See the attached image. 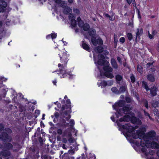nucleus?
<instances>
[{"instance_id":"8fccbe9b","label":"nucleus","mask_w":159,"mask_h":159,"mask_svg":"<svg viewBox=\"0 0 159 159\" xmlns=\"http://www.w3.org/2000/svg\"><path fill=\"white\" fill-rule=\"evenodd\" d=\"M154 114L157 116H159V110L157 109H155V111H154Z\"/></svg>"},{"instance_id":"c9c22d12","label":"nucleus","mask_w":159,"mask_h":159,"mask_svg":"<svg viewBox=\"0 0 159 159\" xmlns=\"http://www.w3.org/2000/svg\"><path fill=\"white\" fill-rule=\"evenodd\" d=\"M142 86L147 91L149 90V88L146 82L143 81L142 84Z\"/></svg>"},{"instance_id":"f3484780","label":"nucleus","mask_w":159,"mask_h":159,"mask_svg":"<svg viewBox=\"0 0 159 159\" xmlns=\"http://www.w3.org/2000/svg\"><path fill=\"white\" fill-rule=\"evenodd\" d=\"M116 123L117 124L118 127H120L119 130L120 131V129H126L127 130V129L128 128L129 126L130 125L128 123H126L125 125H122L119 122L118 120L116 121Z\"/></svg>"},{"instance_id":"864d4df0","label":"nucleus","mask_w":159,"mask_h":159,"mask_svg":"<svg viewBox=\"0 0 159 159\" xmlns=\"http://www.w3.org/2000/svg\"><path fill=\"white\" fill-rule=\"evenodd\" d=\"M142 69L143 68L141 66H139V65L138 66L137 70L139 72H142Z\"/></svg>"},{"instance_id":"72a5a7b5","label":"nucleus","mask_w":159,"mask_h":159,"mask_svg":"<svg viewBox=\"0 0 159 159\" xmlns=\"http://www.w3.org/2000/svg\"><path fill=\"white\" fill-rule=\"evenodd\" d=\"M126 89L127 88L125 86H121L119 90V94L124 93L126 91Z\"/></svg>"},{"instance_id":"412c9836","label":"nucleus","mask_w":159,"mask_h":159,"mask_svg":"<svg viewBox=\"0 0 159 159\" xmlns=\"http://www.w3.org/2000/svg\"><path fill=\"white\" fill-rule=\"evenodd\" d=\"M157 88L154 86L151 87L150 88H149V90L150 91L151 94L152 96L154 97L157 95Z\"/></svg>"},{"instance_id":"6ab92c4d","label":"nucleus","mask_w":159,"mask_h":159,"mask_svg":"<svg viewBox=\"0 0 159 159\" xmlns=\"http://www.w3.org/2000/svg\"><path fill=\"white\" fill-rule=\"evenodd\" d=\"M122 117L120 118L118 120V121L120 122H128L129 120V119L130 118V116L129 115L125 114Z\"/></svg>"},{"instance_id":"37998d69","label":"nucleus","mask_w":159,"mask_h":159,"mask_svg":"<svg viewBox=\"0 0 159 159\" xmlns=\"http://www.w3.org/2000/svg\"><path fill=\"white\" fill-rule=\"evenodd\" d=\"M70 125H69L70 127H73L75 125V121L74 120L72 119H71L70 121Z\"/></svg>"},{"instance_id":"a18cd8bd","label":"nucleus","mask_w":159,"mask_h":159,"mask_svg":"<svg viewBox=\"0 0 159 159\" xmlns=\"http://www.w3.org/2000/svg\"><path fill=\"white\" fill-rule=\"evenodd\" d=\"M64 99H63L61 101V103L62 104H65V102H66V100L68 99H67V97L66 95H65L64 97Z\"/></svg>"},{"instance_id":"3c124183","label":"nucleus","mask_w":159,"mask_h":159,"mask_svg":"<svg viewBox=\"0 0 159 159\" xmlns=\"http://www.w3.org/2000/svg\"><path fill=\"white\" fill-rule=\"evenodd\" d=\"M69 14H70V15L69 16V20H71V19H75L74 18H75L73 14H72L71 13H70Z\"/></svg>"},{"instance_id":"4468645a","label":"nucleus","mask_w":159,"mask_h":159,"mask_svg":"<svg viewBox=\"0 0 159 159\" xmlns=\"http://www.w3.org/2000/svg\"><path fill=\"white\" fill-rule=\"evenodd\" d=\"M156 135V132L154 130H152L148 132L147 134V138L150 140H153L154 138Z\"/></svg>"},{"instance_id":"4d7b16f0","label":"nucleus","mask_w":159,"mask_h":159,"mask_svg":"<svg viewBox=\"0 0 159 159\" xmlns=\"http://www.w3.org/2000/svg\"><path fill=\"white\" fill-rule=\"evenodd\" d=\"M141 151L143 153H145V154L146 155H147V154H146V152L147 151V149L143 147L141 148Z\"/></svg>"},{"instance_id":"f257e3e1","label":"nucleus","mask_w":159,"mask_h":159,"mask_svg":"<svg viewBox=\"0 0 159 159\" xmlns=\"http://www.w3.org/2000/svg\"><path fill=\"white\" fill-rule=\"evenodd\" d=\"M5 132L1 133L0 134V139L3 142H11L12 140V137L9 136L12 133V130L9 128L5 129Z\"/></svg>"},{"instance_id":"de8ad7c7","label":"nucleus","mask_w":159,"mask_h":159,"mask_svg":"<svg viewBox=\"0 0 159 159\" xmlns=\"http://www.w3.org/2000/svg\"><path fill=\"white\" fill-rule=\"evenodd\" d=\"M126 102L127 103H130L131 102V99L129 97H126L125 98Z\"/></svg>"},{"instance_id":"393cba45","label":"nucleus","mask_w":159,"mask_h":159,"mask_svg":"<svg viewBox=\"0 0 159 159\" xmlns=\"http://www.w3.org/2000/svg\"><path fill=\"white\" fill-rule=\"evenodd\" d=\"M147 78L148 80L151 82H154L155 81V78L153 74H150L147 76Z\"/></svg>"},{"instance_id":"20e7f679","label":"nucleus","mask_w":159,"mask_h":159,"mask_svg":"<svg viewBox=\"0 0 159 159\" xmlns=\"http://www.w3.org/2000/svg\"><path fill=\"white\" fill-rule=\"evenodd\" d=\"M60 57L61 62L64 64V66H66L68 61L69 60L68 57L69 55L67 54L66 52L61 51L58 54Z\"/></svg>"},{"instance_id":"680f3d73","label":"nucleus","mask_w":159,"mask_h":159,"mask_svg":"<svg viewBox=\"0 0 159 159\" xmlns=\"http://www.w3.org/2000/svg\"><path fill=\"white\" fill-rule=\"evenodd\" d=\"M70 72H69L68 73V72H67L66 71V73H67V74H66L67 75L66 76V77L67 76V75H69L70 76L69 78H71V79H72L73 76V75H71L70 74Z\"/></svg>"},{"instance_id":"a211bd4d","label":"nucleus","mask_w":159,"mask_h":159,"mask_svg":"<svg viewBox=\"0 0 159 159\" xmlns=\"http://www.w3.org/2000/svg\"><path fill=\"white\" fill-rule=\"evenodd\" d=\"M4 144L3 148L8 151L12 149L13 148V145L10 142H5Z\"/></svg>"},{"instance_id":"052dcab7","label":"nucleus","mask_w":159,"mask_h":159,"mask_svg":"<svg viewBox=\"0 0 159 159\" xmlns=\"http://www.w3.org/2000/svg\"><path fill=\"white\" fill-rule=\"evenodd\" d=\"M125 38L123 37L120 38V41L122 43H123L125 42Z\"/></svg>"},{"instance_id":"49530a36","label":"nucleus","mask_w":159,"mask_h":159,"mask_svg":"<svg viewBox=\"0 0 159 159\" xmlns=\"http://www.w3.org/2000/svg\"><path fill=\"white\" fill-rule=\"evenodd\" d=\"M4 125L2 123H0V132L4 130Z\"/></svg>"},{"instance_id":"4be33fe9","label":"nucleus","mask_w":159,"mask_h":159,"mask_svg":"<svg viewBox=\"0 0 159 159\" xmlns=\"http://www.w3.org/2000/svg\"><path fill=\"white\" fill-rule=\"evenodd\" d=\"M116 104H114L112 106V107L115 109L116 111V112L120 116H122V112H123V107L121 108H119V107H116Z\"/></svg>"},{"instance_id":"39448f33","label":"nucleus","mask_w":159,"mask_h":159,"mask_svg":"<svg viewBox=\"0 0 159 159\" xmlns=\"http://www.w3.org/2000/svg\"><path fill=\"white\" fill-rule=\"evenodd\" d=\"M64 64H61L60 63H59L58 64V67L61 68H59L58 70L55 71L54 72H57V74L58 75L62 74L61 75H59L60 78H64L66 77L67 75V73H66V70H65L63 65Z\"/></svg>"},{"instance_id":"58836bf2","label":"nucleus","mask_w":159,"mask_h":159,"mask_svg":"<svg viewBox=\"0 0 159 159\" xmlns=\"http://www.w3.org/2000/svg\"><path fill=\"white\" fill-rule=\"evenodd\" d=\"M89 35L91 36V37L93 36H94L96 34V31H94L93 30H89L88 32Z\"/></svg>"},{"instance_id":"9b49d317","label":"nucleus","mask_w":159,"mask_h":159,"mask_svg":"<svg viewBox=\"0 0 159 159\" xmlns=\"http://www.w3.org/2000/svg\"><path fill=\"white\" fill-rule=\"evenodd\" d=\"M7 3L4 0H0V12H4L6 10Z\"/></svg>"},{"instance_id":"cd10ccee","label":"nucleus","mask_w":159,"mask_h":159,"mask_svg":"<svg viewBox=\"0 0 159 159\" xmlns=\"http://www.w3.org/2000/svg\"><path fill=\"white\" fill-rule=\"evenodd\" d=\"M103 47L101 46H98L94 49L95 52L97 53L102 52L103 51Z\"/></svg>"},{"instance_id":"e2e57ef3","label":"nucleus","mask_w":159,"mask_h":159,"mask_svg":"<svg viewBox=\"0 0 159 159\" xmlns=\"http://www.w3.org/2000/svg\"><path fill=\"white\" fill-rule=\"evenodd\" d=\"M157 31L156 30H153L152 31V34L154 36L157 33Z\"/></svg>"},{"instance_id":"bb28decb","label":"nucleus","mask_w":159,"mask_h":159,"mask_svg":"<svg viewBox=\"0 0 159 159\" xmlns=\"http://www.w3.org/2000/svg\"><path fill=\"white\" fill-rule=\"evenodd\" d=\"M151 147L153 149H159V142L157 143L155 141H152L151 143Z\"/></svg>"},{"instance_id":"338daca9","label":"nucleus","mask_w":159,"mask_h":159,"mask_svg":"<svg viewBox=\"0 0 159 159\" xmlns=\"http://www.w3.org/2000/svg\"><path fill=\"white\" fill-rule=\"evenodd\" d=\"M137 134H136L135 133H134L132 136L133 138L134 139H137L138 138V137H137Z\"/></svg>"},{"instance_id":"774afa93","label":"nucleus","mask_w":159,"mask_h":159,"mask_svg":"<svg viewBox=\"0 0 159 159\" xmlns=\"http://www.w3.org/2000/svg\"><path fill=\"white\" fill-rule=\"evenodd\" d=\"M148 36L150 39H152L153 38L154 36L153 35V34H152V35L150 34L149 33V32H148Z\"/></svg>"},{"instance_id":"ea45409f","label":"nucleus","mask_w":159,"mask_h":159,"mask_svg":"<svg viewBox=\"0 0 159 159\" xmlns=\"http://www.w3.org/2000/svg\"><path fill=\"white\" fill-rule=\"evenodd\" d=\"M126 35L128 40L129 41H131L133 39V35L131 33H128Z\"/></svg>"},{"instance_id":"f03ea898","label":"nucleus","mask_w":159,"mask_h":159,"mask_svg":"<svg viewBox=\"0 0 159 159\" xmlns=\"http://www.w3.org/2000/svg\"><path fill=\"white\" fill-rule=\"evenodd\" d=\"M103 69L105 71L104 73L105 76L110 79H112L114 77L113 75L111 73L113 71V69L111 66H109V62H106L105 65L104 66Z\"/></svg>"},{"instance_id":"7c9ffc66","label":"nucleus","mask_w":159,"mask_h":159,"mask_svg":"<svg viewBox=\"0 0 159 159\" xmlns=\"http://www.w3.org/2000/svg\"><path fill=\"white\" fill-rule=\"evenodd\" d=\"M82 28L85 31H88L90 28L89 25L88 23H85L84 24Z\"/></svg>"},{"instance_id":"6e6552de","label":"nucleus","mask_w":159,"mask_h":159,"mask_svg":"<svg viewBox=\"0 0 159 159\" xmlns=\"http://www.w3.org/2000/svg\"><path fill=\"white\" fill-rule=\"evenodd\" d=\"M98 60L97 63L98 65L100 66H104L106 62L107 61L105 60V56L102 54H99L98 56Z\"/></svg>"},{"instance_id":"aec40b11","label":"nucleus","mask_w":159,"mask_h":159,"mask_svg":"<svg viewBox=\"0 0 159 159\" xmlns=\"http://www.w3.org/2000/svg\"><path fill=\"white\" fill-rule=\"evenodd\" d=\"M134 130V127L131 126L130 124V125L128 127V128L126 130V132H125V131L123 132L124 135L125 136H129V135L128 133H130L133 132V131Z\"/></svg>"},{"instance_id":"79ce46f5","label":"nucleus","mask_w":159,"mask_h":159,"mask_svg":"<svg viewBox=\"0 0 159 159\" xmlns=\"http://www.w3.org/2000/svg\"><path fill=\"white\" fill-rule=\"evenodd\" d=\"M50 34L52 39L56 38L57 37V33H55L54 31H52V32Z\"/></svg>"},{"instance_id":"c756f323","label":"nucleus","mask_w":159,"mask_h":159,"mask_svg":"<svg viewBox=\"0 0 159 159\" xmlns=\"http://www.w3.org/2000/svg\"><path fill=\"white\" fill-rule=\"evenodd\" d=\"M137 32L136 33V39H137L138 37H139L140 35L143 33V30L142 28L139 29L138 28L137 30Z\"/></svg>"},{"instance_id":"c03bdc74","label":"nucleus","mask_w":159,"mask_h":159,"mask_svg":"<svg viewBox=\"0 0 159 159\" xmlns=\"http://www.w3.org/2000/svg\"><path fill=\"white\" fill-rule=\"evenodd\" d=\"M140 144L141 147H143L146 146V142L144 140H141Z\"/></svg>"},{"instance_id":"0eeeda50","label":"nucleus","mask_w":159,"mask_h":159,"mask_svg":"<svg viewBox=\"0 0 159 159\" xmlns=\"http://www.w3.org/2000/svg\"><path fill=\"white\" fill-rule=\"evenodd\" d=\"M131 110L132 107L130 104H126L123 107V113L125 114H133L134 113L132 112Z\"/></svg>"},{"instance_id":"5701e85b","label":"nucleus","mask_w":159,"mask_h":159,"mask_svg":"<svg viewBox=\"0 0 159 159\" xmlns=\"http://www.w3.org/2000/svg\"><path fill=\"white\" fill-rule=\"evenodd\" d=\"M81 47L84 50L89 52H90L91 51L89 45L85 42V41H82Z\"/></svg>"},{"instance_id":"bf43d9fd","label":"nucleus","mask_w":159,"mask_h":159,"mask_svg":"<svg viewBox=\"0 0 159 159\" xmlns=\"http://www.w3.org/2000/svg\"><path fill=\"white\" fill-rule=\"evenodd\" d=\"M73 11L76 14H78L80 13V11L78 9L76 8L75 9H74Z\"/></svg>"},{"instance_id":"13d9d810","label":"nucleus","mask_w":159,"mask_h":159,"mask_svg":"<svg viewBox=\"0 0 159 159\" xmlns=\"http://www.w3.org/2000/svg\"><path fill=\"white\" fill-rule=\"evenodd\" d=\"M54 116L56 117V118H58L59 116V113L57 111H55L54 113Z\"/></svg>"},{"instance_id":"c85d7f7f","label":"nucleus","mask_w":159,"mask_h":159,"mask_svg":"<svg viewBox=\"0 0 159 159\" xmlns=\"http://www.w3.org/2000/svg\"><path fill=\"white\" fill-rule=\"evenodd\" d=\"M125 102L123 100H120L118 102L114 104H116L117 107H123L125 106Z\"/></svg>"},{"instance_id":"a878e982","label":"nucleus","mask_w":159,"mask_h":159,"mask_svg":"<svg viewBox=\"0 0 159 159\" xmlns=\"http://www.w3.org/2000/svg\"><path fill=\"white\" fill-rule=\"evenodd\" d=\"M111 62L113 67L115 69H117L118 68V66L115 59L112 58L111 60Z\"/></svg>"},{"instance_id":"ddd939ff","label":"nucleus","mask_w":159,"mask_h":159,"mask_svg":"<svg viewBox=\"0 0 159 159\" xmlns=\"http://www.w3.org/2000/svg\"><path fill=\"white\" fill-rule=\"evenodd\" d=\"M129 115L130 116L129 120H131L132 123H135L138 122L139 124H141V120L139 118H137L135 116L134 113L133 114H131Z\"/></svg>"},{"instance_id":"f704fd0d","label":"nucleus","mask_w":159,"mask_h":159,"mask_svg":"<svg viewBox=\"0 0 159 159\" xmlns=\"http://www.w3.org/2000/svg\"><path fill=\"white\" fill-rule=\"evenodd\" d=\"M115 78L117 83H119L120 81L122 79V77L120 75L118 74L116 76Z\"/></svg>"},{"instance_id":"4c0bfd02","label":"nucleus","mask_w":159,"mask_h":159,"mask_svg":"<svg viewBox=\"0 0 159 159\" xmlns=\"http://www.w3.org/2000/svg\"><path fill=\"white\" fill-rule=\"evenodd\" d=\"M111 90L113 93L116 94H119V90L116 87H112L111 89Z\"/></svg>"},{"instance_id":"2eb2a0df","label":"nucleus","mask_w":159,"mask_h":159,"mask_svg":"<svg viewBox=\"0 0 159 159\" xmlns=\"http://www.w3.org/2000/svg\"><path fill=\"white\" fill-rule=\"evenodd\" d=\"M0 155L3 157L6 158L9 157L11 155V152L7 150L6 149H3L0 152Z\"/></svg>"},{"instance_id":"9d476101","label":"nucleus","mask_w":159,"mask_h":159,"mask_svg":"<svg viewBox=\"0 0 159 159\" xmlns=\"http://www.w3.org/2000/svg\"><path fill=\"white\" fill-rule=\"evenodd\" d=\"M65 129V128H61L60 129H58L57 131V134L59 135H61L63 134V135L64 136H66L67 135L69 136H71V134L70 132L68 133V129H65V130L62 132V130Z\"/></svg>"},{"instance_id":"b1692460","label":"nucleus","mask_w":159,"mask_h":159,"mask_svg":"<svg viewBox=\"0 0 159 159\" xmlns=\"http://www.w3.org/2000/svg\"><path fill=\"white\" fill-rule=\"evenodd\" d=\"M97 84L98 85L99 87L101 86L102 88L105 87L107 85L106 81L104 80H98L97 83Z\"/></svg>"},{"instance_id":"6e6d98bb","label":"nucleus","mask_w":159,"mask_h":159,"mask_svg":"<svg viewBox=\"0 0 159 159\" xmlns=\"http://www.w3.org/2000/svg\"><path fill=\"white\" fill-rule=\"evenodd\" d=\"M143 112L144 114V115L145 116H148L149 118L151 117L149 113L146 112L145 110H143Z\"/></svg>"},{"instance_id":"e433bc0d","label":"nucleus","mask_w":159,"mask_h":159,"mask_svg":"<svg viewBox=\"0 0 159 159\" xmlns=\"http://www.w3.org/2000/svg\"><path fill=\"white\" fill-rule=\"evenodd\" d=\"M71 25L72 27H75L76 26L77 22L75 19H71L70 21Z\"/></svg>"},{"instance_id":"1a4fd4ad","label":"nucleus","mask_w":159,"mask_h":159,"mask_svg":"<svg viewBox=\"0 0 159 159\" xmlns=\"http://www.w3.org/2000/svg\"><path fill=\"white\" fill-rule=\"evenodd\" d=\"M91 41L93 44L94 46H96L98 44L102 45L103 44L102 39L100 38H98L97 39L96 37L93 36L91 38Z\"/></svg>"},{"instance_id":"423d86ee","label":"nucleus","mask_w":159,"mask_h":159,"mask_svg":"<svg viewBox=\"0 0 159 159\" xmlns=\"http://www.w3.org/2000/svg\"><path fill=\"white\" fill-rule=\"evenodd\" d=\"M58 127L60 128H66V127L69 126V124L66 122V120L63 118H61L59 122L57 123Z\"/></svg>"},{"instance_id":"7ed1b4c3","label":"nucleus","mask_w":159,"mask_h":159,"mask_svg":"<svg viewBox=\"0 0 159 159\" xmlns=\"http://www.w3.org/2000/svg\"><path fill=\"white\" fill-rule=\"evenodd\" d=\"M65 109L68 110L65 111L64 113L66 116H68L69 115L68 113H71L72 112L71 102L69 99H68L66 100V104L63 105L62 106L61 110L63 111Z\"/></svg>"},{"instance_id":"473e14b6","label":"nucleus","mask_w":159,"mask_h":159,"mask_svg":"<svg viewBox=\"0 0 159 159\" xmlns=\"http://www.w3.org/2000/svg\"><path fill=\"white\" fill-rule=\"evenodd\" d=\"M12 144L14 147H16V148H18V149H14V151L15 152L18 151L19 150V149L20 148V145L18 143H16V142H13Z\"/></svg>"},{"instance_id":"f8f14e48","label":"nucleus","mask_w":159,"mask_h":159,"mask_svg":"<svg viewBox=\"0 0 159 159\" xmlns=\"http://www.w3.org/2000/svg\"><path fill=\"white\" fill-rule=\"evenodd\" d=\"M146 129L144 128H140L139 130L137 131L136 133L138 135V138L140 139H141L144 137V132Z\"/></svg>"},{"instance_id":"dca6fc26","label":"nucleus","mask_w":159,"mask_h":159,"mask_svg":"<svg viewBox=\"0 0 159 159\" xmlns=\"http://www.w3.org/2000/svg\"><path fill=\"white\" fill-rule=\"evenodd\" d=\"M61 6L64 7L63 10V13L65 14H69L72 12V9L68 6H65L64 3L62 2L61 3Z\"/></svg>"},{"instance_id":"5fc2aeb1","label":"nucleus","mask_w":159,"mask_h":159,"mask_svg":"<svg viewBox=\"0 0 159 159\" xmlns=\"http://www.w3.org/2000/svg\"><path fill=\"white\" fill-rule=\"evenodd\" d=\"M63 118H66V120L67 121H69L70 119L71 118V115L70 114H69V115L68 116L66 117H65V116H63Z\"/></svg>"},{"instance_id":"69168bd1","label":"nucleus","mask_w":159,"mask_h":159,"mask_svg":"<svg viewBox=\"0 0 159 159\" xmlns=\"http://www.w3.org/2000/svg\"><path fill=\"white\" fill-rule=\"evenodd\" d=\"M68 152L69 154H73L74 153V151L72 149H70L68 151Z\"/></svg>"},{"instance_id":"a19ab883","label":"nucleus","mask_w":159,"mask_h":159,"mask_svg":"<svg viewBox=\"0 0 159 159\" xmlns=\"http://www.w3.org/2000/svg\"><path fill=\"white\" fill-rule=\"evenodd\" d=\"M130 79L131 82L133 83H134L135 80V78L133 74H131Z\"/></svg>"},{"instance_id":"09e8293b","label":"nucleus","mask_w":159,"mask_h":159,"mask_svg":"<svg viewBox=\"0 0 159 159\" xmlns=\"http://www.w3.org/2000/svg\"><path fill=\"white\" fill-rule=\"evenodd\" d=\"M84 23L83 21H80L79 23L78 22V26L82 28V27L83 25H84Z\"/></svg>"},{"instance_id":"0e129e2a","label":"nucleus","mask_w":159,"mask_h":159,"mask_svg":"<svg viewBox=\"0 0 159 159\" xmlns=\"http://www.w3.org/2000/svg\"><path fill=\"white\" fill-rule=\"evenodd\" d=\"M155 140L156 141H158L159 140V136H155V137L154 138L153 140Z\"/></svg>"},{"instance_id":"603ef678","label":"nucleus","mask_w":159,"mask_h":159,"mask_svg":"<svg viewBox=\"0 0 159 159\" xmlns=\"http://www.w3.org/2000/svg\"><path fill=\"white\" fill-rule=\"evenodd\" d=\"M154 63V62L153 61L152 62H148L146 64L147 67V68H149L151 66H152Z\"/></svg>"},{"instance_id":"2f4dec72","label":"nucleus","mask_w":159,"mask_h":159,"mask_svg":"<svg viewBox=\"0 0 159 159\" xmlns=\"http://www.w3.org/2000/svg\"><path fill=\"white\" fill-rule=\"evenodd\" d=\"M142 102L143 103V105L145 106L147 109H148V101L145 99H143L142 100Z\"/></svg>"}]
</instances>
